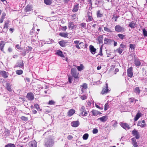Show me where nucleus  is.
I'll return each instance as SVG.
<instances>
[{
  "label": "nucleus",
  "instance_id": "052dcab7",
  "mask_svg": "<svg viewBox=\"0 0 147 147\" xmlns=\"http://www.w3.org/2000/svg\"><path fill=\"white\" fill-rule=\"evenodd\" d=\"M67 138L68 140H71L73 138V137L71 135H69L67 137Z\"/></svg>",
  "mask_w": 147,
  "mask_h": 147
},
{
  "label": "nucleus",
  "instance_id": "c756f323",
  "mask_svg": "<svg viewBox=\"0 0 147 147\" xmlns=\"http://www.w3.org/2000/svg\"><path fill=\"white\" fill-rule=\"evenodd\" d=\"M68 34L67 33L61 32L59 34V35L62 37H67Z\"/></svg>",
  "mask_w": 147,
  "mask_h": 147
},
{
  "label": "nucleus",
  "instance_id": "09e8293b",
  "mask_svg": "<svg viewBox=\"0 0 147 147\" xmlns=\"http://www.w3.org/2000/svg\"><path fill=\"white\" fill-rule=\"evenodd\" d=\"M92 132L94 134H97L98 132V130L96 128H94Z\"/></svg>",
  "mask_w": 147,
  "mask_h": 147
},
{
  "label": "nucleus",
  "instance_id": "c9c22d12",
  "mask_svg": "<svg viewBox=\"0 0 147 147\" xmlns=\"http://www.w3.org/2000/svg\"><path fill=\"white\" fill-rule=\"evenodd\" d=\"M5 147H15L13 144H9L6 145Z\"/></svg>",
  "mask_w": 147,
  "mask_h": 147
},
{
  "label": "nucleus",
  "instance_id": "5fc2aeb1",
  "mask_svg": "<svg viewBox=\"0 0 147 147\" xmlns=\"http://www.w3.org/2000/svg\"><path fill=\"white\" fill-rule=\"evenodd\" d=\"M104 30L108 32H110V30L107 27H105L104 28Z\"/></svg>",
  "mask_w": 147,
  "mask_h": 147
},
{
  "label": "nucleus",
  "instance_id": "7c9ffc66",
  "mask_svg": "<svg viewBox=\"0 0 147 147\" xmlns=\"http://www.w3.org/2000/svg\"><path fill=\"white\" fill-rule=\"evenodd\" d=\"M24 65V63L22 61H21L19 62H18L16 64V66L18 67H22Z\"/></svg>",
  "mask_w": 147,
  "mask_h": 147
},
{
  "label": "nucleus",
  "instance_id": "e433bc0d",
  "mask_svg": "<svg viewBox=\"0 0 147 147\" xmlns=\"http://www.w3.org/2000/svg\"><path fill=\"white\" fill-rule=\"evenodd\" d=\"M103 16V14L100 11H98L97 12V16L98 17H101Z\"/></svg>",
  "mask_w": 147,
  "mask_h": 147
},
{
  "label": "nucleus",
  "instance_id": "72a5a7b5",
  "mask_svg": "<svg viewBox=\"0 0 147 147\" xmlns=\"http://www.w3.org/2000/svg\"><path fill=\"white\" fill-rule=\"evenodd\" d=\"M135 24L133 22H131L129 24V26L131 28H134L135 27Z\"/></svg>",
  "mask_w": 147,
  "mask_h": 147
},
{
  "label": "nucleus",
  "instance_id": "6e6d98bb",
  "mask_svg": "<svg viewBox=\"0 0 147 147\" xmlns=\"http://www.w3.org/2000/svg\"><path fill=\"white\" fill-rule=\"evenodd\" d=\"M55 102L52 100H51L49 101V104L50 105H53L54 104Z\"/></svg>",
  "mask_w": 147,
  "mask_h": 147
},
{
  "label": "nucleus",
  "instance_id": "bb28decb",
  "mask_svg": "<svg viewBox=\"0 0 147 147\" xmlns=\"http://www.w3.org/2000/svg\"><path fill=\"white\" fill-rule=\"evenodd\" d=\"M68 26L69 28H71V29H74L75 28V26L73 24V23L71 22H70L68 23Z\"/></svg>",
  "mask_w": 147,
  "mask_h": 147
},
{
  "label": "nucleus",
  "instance_id": "dca6fc26",
  "mask_svg": "<svg viewBox=\"0 0 147 147\" xmlns=\"http://www.w3.org/2000/svg\"><path fill=\"white\" fill-rule=\"evenodd\" d=\"M131 140H132V144L134 147H138V145L136 140L135 138H132Z\"/></svg>",
  "mask_w": 147,
  "mask_h": 147
},
{
  "label": "nucleus",
  "instance_id": "338daca9",
  "mask_svg": "<svg viewBox=\"0 0 147 147\" xmlns=\"http://www.w3.org/2000/svg\"><path fill=\"white\" fill-rule=\"evenodd\" d=\"M88 18L90 21H92V18L91 16H88Z\"/></svg>",
  "mask_w": 147,
  "mask_h": 147
},
{
  "label": "nucleus",
  "instance_id": "4d7b16f0",
  "mask_svg": "<svg viewBox=\"0 0 147 147\" xmlns=\"http://www.w3.org/2000/svg\"><path fill=\"white\" fill-rule=\"evenodd\" d=\"M81 27L83 28H85L86 24L85 23H82L81 24Z\"/></svg>",
  "mask_w": 147,
  "mask_h": 147
},
{
  "label": "nucleus",
  "instance_id": "7ed1b4c3",
  "mask_svg": "<svg viewBox=\"0 0 147 147\" xmlns=\"http://www.w3.org/2000/svg\"><path fill=\"white\" fill-rule=\"evenodd\" d=\"M74 42L75 44V47L78 49H80L81 47L83 48L84 46L83 42L80 40H75Z\"/></svg>",
  "mask_w": 147,
  "mask_h": 147
},
{
  "label": "nucleus",
  "instance_id": "69168bd1",
  "mask_svg": "<svg viewBox=\"0 0 147 147\" xmlns=\"http://www.w3.org/2000/svg\"><path fill=\"white\" fill-rule=\"evenodd\" d=\"M16 47L18 49H21V48L20 47V45H16Z\"/></svg>",
  "mask_w": 147,
  "mask_h": 147
},
{
  "label": "nucleus",
  "instance_id": "de8ad7c7",
  "mask_svg": "<svg viewBox=\"0 0 147 147\" xmlns=\"http://www.w3.org/2000/svg\"><path fill=\"white\" fill-rule=\"evenodd\" d=\"M117 36L120 38L121 39H123L125 36L124 35L122 34H118Z\"/></svg>",
  "mask_w": 147,
  "mask_h": 147
},
{
  "label": "nucleus",
  "instance_id": "2f4dec72",
  "mask_svg": "<svg viewBox=\"0 0 147 147\" xmlns=\"http://www.w3.org/2000/svg\"><path fill=\"white\" fill-rule=\"evenodd\" d=\"M80 97L82 100H84L86 99L87 97V95L86 94L84 95L80 96Z\"/></svg>",
  "mask_w": 147,
  "mask_h": 147
},
{
  "label": "nucleus",
  "instance_id": "6e6552de",
  "mask_svg": "<svg viewBox=\"0 0 147 147\" xmlns=\"http://www.w3.org/2000/svg\"><path fill=\"white\" fill-rule=\"evenodd\" d=\"M120 125L123 128L125 129H130L129 125L126 123L121 122Z\"/></svg>",
  "mask_w": 147,
  "mask_h": 147
},
{
  "label": "nucleus",
  "instance_id": "9d476101",
  "mask_svg": "<svg viewBox=\"0 0 147 147\" xmlns=\"http://www.w3.org/2000/svg\"><path fill=\"white\" fill-rule=\"evenodd\" d=\"M72 126L74 127H77L79 125V122L78 121H72L71 123Z\"/></svg>",
  "mask_w": 147,
  "mask_h": 147
},
{
  "label": "nucleus",
  "instance_id": "0e129e2a",
  "mask_svg": "<svg viewBox=\"0 0 147 147\" xmlns=\"http://www.w3.org/2000/svg\"><path fill=\"white\" fill-rule=\"evenodd\" d=\"M70 0H63V2L64 3H67Z\"/></svg>",
  "mask_w": 147,
  "mask_h": 147
},
{
  "label": "nucleus",
  "instance_id": "ddd939ff",
  "mask_svg": "<svg viewBox=\"0 0 147 147\" xmlns=\"http://www.w3.org/2000/svg\"><path fill=\"white\" fill-rule=\"evenodd\" d=\"M0 74L2 75V77L5 78L8 77V74L5 71L0 70Z\"/></svg>",
  "mask_w": 147,
  "mask_h": 147
},
{
  "label": "nucleus",
  "instance_id": "f3484780",
  "mask_svg": "<svg viewBox=\"0 0 147 147\" xmlns=\"http://www.w3.org/2000/svg\"><path fill=\"white\" fill-rule=\"evenodd\" d=\"M115 30L117 32H120L123 30V28L119 25H117L115 27Z\"/></svg>",
  "mask_w": 147,
  "mask_h": 147
},
{
  "label": "nucleus",
  "instance_id": "79ce46f5",
  "mask_svg": "<svg viewBox=\"0 0 147 147\" xmlns=\"http://www.w3.org/2000/svg\"><path fill=\"white\" fill-rule=\"evenodd\" d=\"M34 107L35 108H36V109H37V110L38 111H41V109L39 107V105H38V104H35L34 105Z\"/></svg>",
  "mask_w": 147,
  "mask_h": 147
},
{
  "label": "nucleus",
  "instance_id": "6ab92c4d",
  "mask_svg": "<svg viewBox=\"0 0 147 147\" xmlns=\"http://www.w3.org/2000/svg\"><path fill=\"white\" fill-rule=\"evenodd\" d=\"M107 116H105L99 118L98 119L100 120L102 122H105L107 120Z\"/></svg>",
  "mask_w": 147,
  "mask_h": 147
},
{
  "label": "nucleus",
  "instance_id": "bf43d9fd",
  "mask_svg": "<svg viewBox=\"0 0 147 147\" xmlns=\"http://www.w3.org/2000/svg\"><path fill=\"white\" fill-rule=\"evenodd\" d=\"M143 33L144 36H147V31L145 30L144 29L143 30Z\"/></svg>",
  "mask_w": 147,
  "mask_h": 147
},
{
  "label": "nucleus",
  "instance_id": "49530a36",
  "mask_svg": "<svg viewBox=\"0 0 147 147\" xmlns=\"http://www.w3.org/2000/svg\"><path fill=\"white\" fill-rule=\"evenodd\" d=\"M112 122L113 123V126L114 127H116L117 123V122L115 121H113Z\"/></svg>",
  "mask_w": 147,
  "mask_h": 147
},
{
  "label": "nucleus",
  "instance_id": "a878e982",
  "mask_svg": "<svg viewBox=\"0 0 147 147\" xmlns=\"http://www.w3.org/2000/svg\"><path fill=\"white\" fill-rule=\"evenodd\" d=\"M79 71H81L84 69V66L82 64H81L79 66L75 65Z\"/></svg>",
  "mask_w": 147,
  "mask_h": 147
},
{
  "label": "nucleus",
  "instance_id": "1a4fd4ad",
  "mask_svg": "<svg viewBox=\"0 0 147 147\" xmlns=\"http://www.w3.org/2000/svg\"><path fill=\"white\" fill-rule=\"evenodd\" d=\"M132 134L134 136H135L136 139H138L140 137L139 133L137 131L134 130L132 131Z\"/></svg>",
  "mask_w": 147,
  "mask_h": 147
},
{
  "label": "nucleus",
  "instance_id": "a18cd8bd",
  "mask_svg": "<svg viewBox=\"0 0 147 147\" xmlns=\"http://www.w3.org/2000/svg\"><path fill=\"white\" fill-rule=\"evenodd\" d=\"M109 105L108 103H106L105 105L104 110L105 111L107 110L109 108Z\"/></svg>",
  "mask_w": 147,
  "mask_h": 147
},
{
  "label": "nucleus",
  "instance_id": "58836bf2",
  "mask_svg": "<svg viewBox=\"0 0 147 147\" xmlns=\"http://www.w3.org/2000/svg\"><path fill=\"white\" fill-rule=\"evenodd\" d=\"M102 45L100 47V50L99 53L98 54V55H100V56H102L103 55V54L102 53Z\"/></svg>",
  "mask_w": 147,
  "mask_h": 147
},
{
  "label": "nucleus",
  "instance_id": "4c0bfd02",
  "mask_svg": "<svg viewBox=\"0 0 147 147\" xmlns=\"http://www.w3.org/2000/svg\"><path fill=\"white\" fill-rule=\"evenodd\" d=\"M16 73L17 74L20 75L22 74L23 71L22 70H17L16 71Z\"/></svg>",
  "mask_w": 147,
  "mask_h": 147
},
{
  "label": "nucleus",
  "instance_id": "473e14b6",
  "mask_svg": "<svg viewBox=\"0 0 147 147\" xmlns=\"http://www.w3.org/2000/svg\"><path fill=\"white\" fill-rule=\"evenodd\" d=\"M134 92L136 93V94H139L140 91L138 87H136L134 88Z\"/></svg>",
  "mask_w": 147,
  "mask_h": 147
},
{
  "label": "nucleus",
  "instance_id": "393cba45",
  "mask_svg": "<svg viewBox=\"0 0 147 147\" xmlns=\"http://www.w3.org/2000/svg\"><path fill=\"white\" fill-rule=\"evenodd\" d=\"M44 3L46 5H50L52 3V0H44Z\"/></svg>",
  "mask_w": 147,
  "mask_h": 147
},
{
  "label": "nucleus",
  "instance_id": "9b49d317",
  "mask_svg": "<svg viewBox=\"0 0 147 147\" xmlns=\"http://www.w3.org/2000/svg\"><path fill=\"white\" fill-rule=\"evenodd\" d=\"M91 113L92 114V116H97L99 114H102L100 112L95 110H92Z\"/></svg>",
  "mask_w": 147,
  "mask_h": 147
},
{
  "label": "nucleus",
  "instance_id": "864d4df0",
  "mask_svg": "<svg viewBox=\"0 0 147 147\" xmlns=\"http://www.w3.org/2000/svg\"><path fill=\"white\" fill-rule=\"evenodd\" d=\"M78 4L77 3H76L74 6V7L73 9H78Z\"/></svg>",
  "mask_w": 147,
  "mask_h": 147
},
{
  "label": "nucleus",
  "instance_id": "3c124183",
  "mask_svg": "<svg viewBox=\"0 0 147 147\" xmlns=\"http://www.w3.org/2000/svg\"><path fill=\"white\" fill-rule=\"evenodd\" d=\"M67 29V27L66 26H65L62 27H61V28L60 29L61 30H62L63 31H65V30H66Z\"/></svg>",
  "mask_w": 147,
  "mask_h": 147
},
{
  "label": "nucleus",
  "instance_id": "2eb2a0df",
  "mask_svg": "<svg viewBox=\"0 0 147 147\" xmlns=\"http://www.w3.org/2000/svg\"><path fill=\"white\" fill-rule=\"evenodd\" d=\"M89 47L91 53L93 54H95L96 51V49L92 45H90Z\"/></svg>",
  "mask_w": 147,
  "mask_h": 147
},
{
  "label": "nucleus",
  "instance_id": "5701e85b",
  "mask_svg": "<svg viewBox=\"0 0 147 147\" xmlns=\"http://www.w3.org/2000/svg\"><path fill=\"white\" fill-rule=\"evenodd\" d=\"M5 44V42L3 41H1L0 42V49L1 51H3Z\"/></svg>",
  "mask_w": 147,
  "mask_h": 147
},
{
  "label": "nucleus",
  "instance_id": "412c9836",
  "mask_svg": "<svg viewBox=\"0 0 147 147\" xmlns=\"http://www.w3.org/2000/svg\"><path fill=\"white\" fill-rule=\"evenodd\" d=\"M134 63L135 65L138 66H140L141 65V63L138 59H135Z\"/></svg>",
  "mask_w": 147,
  "mask_h": 147
},
{
  "label": "nucleus",
  "instance_id": "774afa93",
  "mask_svg": "<svg viewBox=\"0 0 147 147\" xmlns=\"http://www.w3.org/2000/svg\"><path fill=\"white\" fill-rule=\"evenodd\" d=\"M88 2L89 3L90 5H91L92 4V1L91 0H87Z\"/></svg>",
  "mask_w": 147,
  "mask_h": 147
},
{
  "label": "nucleus",
  "instance_id": "b1692460",
  "mask_svg": "<svg viewBox=\"0 0 147 147\" xmlns=\"http://www.w3.org/2000/svg\"><path fill=\"white\" fill-rule=\"evenodd\" d=\"M36 142L35 141H33L29 143L30 145L32 146V147H36Z\"/></svg>",
  "mask_w": 147,
  "mask_h": 147
},
{
  "label": "nucleus",
  "instance_id": "a211bd4d",
  "mask_svg": "<svg viewBox=\"0 0 147 147\" xmlns=\"http://www.w3.org/2000/svg\"><path fill=\"white\" fill-rule=\"evenodd\" d=\"M75 111L74 109H70L67 113V115L69 117L72 116L75 113Z\"/></svg>",
  "mask_w": 147,
  "mask_h": 147
},
{
  "label": "nucleus",
  "instance_id": "8fccbe9b",
  "mask_svg": "<svg viewBox=\"0 0 147 147\" xmlns=\"http://www.w3.org/2000/svg\"><path fill=\"white\" fill-rule=\"evenodd\" d=\"M7 89L9 91H11V86L9 85H7Z\"/></svg>",
  "mask_w": 147,
  "mask_h": 147
},
{
  "label": "nucleus",
  "instance_id": "4468645a",
  "mask_svg": "<svg viewBox=\"0 0 147 147\" xmlns=\"http://www.w3.org/2000/svg\"><path fill=\"white\" fill-rule=\"evenodd\" d=\"M112 41V40L110 38H105L104 39V44H110Z\"/></svg>",
  "mask_w": 147,
  "mask_h": 147
},
{
  "label": "nucleus",
  "instance_id": "a19ab883",
  "mask_svg": "<svg viewBox=\"0 0 147 147\" xmlns=\"http://www.w3.org/2000/svg\"><path fill=\"white\" fill-rule=\"evenodd\" d=\"M68 81L70 83H72L73 81V77H72L69 76H68Z\"/></svg>",
  "mask_w": 147,
  "mask_h": 147
},
{
  "label": "nucleus",
  "instance_id": "13d9d810",
  "mask_svg": "<svg viewBox=\"0 0 147 147\" xmlns=\"http://www.w3.org/2000/svg\"><path fill=\"white\" fill-rule=\"evenodd\" d=\"M129 47L130 49H131V50L133 49H134V45L133 44H130L129 45Z\"/></svg>",
  "mask_w": 147,
  "mask_h": 147
},
{
  "label": "nucleus",
  "instance_id": "423d86ee",
  "mask_svg": "<svg viewBox=\"0 0 147 147\" xmlns=\"http://www.w3.org/2000/svg\"><path fill=\"white\" fill-rule=\"evenodd\" d=\"M108 85L107 83L106 82V86L105 88H104L102 89L101 92V94H107L109 91V90L108 89Z\"/></svg>",
  "mask_w": 147,
  "mask_h": 147
},
{
  "label": "nucleus",
  "instance_id": "aec40b11",
  "mask_svg": "<svg viewBox=\"0 0 147 147\" xmlns=\"http://www.w3.org/2000/svg\"><path fill=\"white\" fill-rule=\"evenodd\" d=\"M80 88L81 89V90L82 92H84V90L87 88V84L86 83L83 84L81 86Z\"/></svg>",
  "mask_w": 147,
  "mask_h": 147
},
{
  "label": "nucleus",
  "instance_id": "20e7f679",
  "mask_svg": "<svg viewBox=\"0 0 147 147\" xmlns=\"http://www.w3.org/2000/svg\"><path fill=\"white\" fill-rule=\"evenodd\" d=\"M54 144L52 140H49L45 143V146L46 147H52Z\"/></svg>",
  "mask_w": 147,
  "mask_h": 147
},
{
  "label": "nucleus",
  "instance_id": "e2e57ef3",
  "mask_svg": "<svg viewBox=\"0 0 147 147\" xmlns=\"http://www.w3.org/2000/svg\"><path fill=\"white\" fill-rule=\"evenodd\" d=\"M95 106L96 107H97V108H98L99 109H101V110H102L103 109V108L102 107H99L98 105H95Z\"/></svg>",
  "mask_w": 147,
  "mask_h": 147
},
{
  "label": "nucleus",
  "instance_id": "cd10ccee",
  "mask_svg": "<svg viewBox=\"0 0 147 147\" xmlns=\"http://www.w3.org/2000/svg\"><path fill=\"white\" fill-rule=\"evenodd\" d=\"M141 116V114L140 113H138L134 118L135 121H137L139 118Z\"/></svg>",
  "mask_w": 147,
  "mask_h": 147
},
{
  "label": "nucleus",
  "instance_id": "37998d69",
  "mask_svg": "<svg viewBox=\"0 0 147 147\" xmlns=\"http://www.w3.org/2000/svg\"><path fill=\"white\" fill-rule=\"evenodd\" d=\"M32 48L31 47H28L26 48V51H27V53H28L29 51H31L32 50Z\"/></svg>",
  "mask_w": 147,
  "mask_h": 147
},
{
  "label": "nucleus",
  "instance_id": "ea45409f",
  "mask_svg": "<svg viewBox=\"0 0 147 147\" xmlns=\"http://www.w3.org/2000/svg\"><path fill=\"white\" fill-rule=\"evenodd\" d=\"M5 25L4 27V28L5 29L6 28L7 29L8 26V24L9 23V22L7 21V22H5Z\"/></svg>",
  "mask_w": 147,
  "mask_h": 147
},
{
  "label": "nucleus",
  "instance_id": "c03bdc74",
  "mask_svg": "<svg viewBox=\"0 0 147 147\" xmlns=\"http://www.w3.org/2000/svg\"><path fill=\"white\" fill-rule=\"evenodd\" d=\"M116 51H117L119 53V54H120L123 51L122 49H121L120 48L117 49Z\"/></svg>",
  "mask_w": 147,
  "mask_h": 147
},
{
  "label": "nucleus",
  "instance_id": "39448f33",
  "mask_svg": "<svg viewBox=\"0 0 147 147\" xmlns=\"http://www.w3.org/2000/svg\"><path fill=\"white\" fill-rule=\"evenodd\" d=\"M137 125L141 127H144L146 125L145 123V121L144 120H143L142 121H139Z\"/></svg>",
  "mask_w": 147,
  "mask_h": 147
},
{
  "label": "nucleus",
  "instance_id": "f03ea898",
  "mask_svg": "<svg viewBox=\"0 0 147 147\" xmlns=\"http://www.w3.org/2000/svg\"><path fill=\"white\" fill-rule=\"evenodd\" d=\"M80 111V115L82 116H86L88 114L86 111L85 107L84 106H82L81 107Z\"/></svg>",
  "mask_w": 147,
  "mask_h": 147
},
{
  "label": "nucleus",
  "instance_id": "603ef678",
  "mask_svg": "<svg viewBox=\"0 0 147 147\" xmlns=\"http://www.w3.org/2000/svg\"><path fill=\"white\" fill-rule=\"evenodd\" d=\"M21 119L23 121H26L28 120L27 117L22 116L21 117Z\"/></svg>",
  "mask_w": 147,
  "mask_h": 147
},
{
  "label": "nucleus",
  "instance_id": "4be33fe9",
  "mask_svg": "<svg viewBox=\"0 0 147 147\" xmlns=\"http://www.w3.org/2000/svg\"><path fill=\"white\" fill-rule=\"evenodd\" d=\"M66 42L64 40L61 41L59 42L60 45L63 47H65L66 46Z\"/></svg>",
  "mask_w": 147,
  "mask_h": 147
},
{
  "label": "nucleus",
  "instance_id": "0eeeda50",
  "mask_svg": "<svg viewBox=\"0 0 147 147\" xmlns=\"http://www.w3.org/2000/svg\"><path fill=\"white\" fill-rule=\"evenodd\" d=\"M132 69V67H131L129 68L127 70V76L130 78H131L133 75Z\"/></svg>",
  "mask_w": 147,
  "mask_h": 147
},
{
  "label": "nucleus",
  "instance_id": "f257e3e1",
  "mask_svg": "<svg viewBox=\"0 0 147 147\" xmlns=\"http://www.w3.org/2000/svg\"><path fill=\"white\" fill-rule=\"evenodd\" d=\"M71 74L72 76L74 78V84L76 83L75 81H77L78 80V79H78L79 77L78 75L79 73L78 72H77L76 68H73L71 69Z\"/></svg>",
  "mask_w": 147,
  "mask_h": 147
},
{
  "label": "nucleus",
  "instance_id": "680f3d73",
  "mask_svg": "<svg viewBox=\"0 0 147 147\" xmlns=\"http://www.w3.org/2000/svg\"><path fill=\"white\" fill-rule=\"evenodd\" d=\"M5 16L6 14L5 13H2L1 17V18L4 19Z\"/></svg>",
  "mask_w": 147,
  "mask_h": 147
},
{
  "label": "nucleus",
  "instance_id": "f704fd0d",
  "mask_svg": "<svg viewBox=\"0 0 147 147\" xmlns=\"http://www.w3.org/2000/svg\"><path fill=\"white\" fill-rule=\"evenodd\" d=\"M88 134L87 133L84 134L83 136V138L84 140H86L88 139Z\"/></svg>",
  "mask_w": 147,
  "mask_h": 147
},
{
  "label": "nucleus",
  "instance_id": "f8f14e48",
  "mask_svg": "<svg viewBox=\"0 0 147 147\" xmlns=\"http://www.w3.org/2000/svg\"><path fill=\"white\" fill-rule=\"evenodd\" d=\"M27 97L28 99L30 100H32L34 98V96L32 93H28L27 95Z\"/></svg>",
  "mask_w": 147,
  "mask_h": 147
},
{
  "label": "nucleus",
  "instance_id": "c85d7f7f",
  "mask_svg": "<svg viewBox=\"0 0 147 147\" xmlns=\"http://www.w3.org/2000/svg\"><path fill=\"white\" fill-rule=\"evenodd\" d=\"M56 54L57 55L59 56H60L61 57H64V56L62 52L61 51H57L56 53Z\"/></svg>",
  "mask_w": 147,
  "mask_h": 147
}]
</instances>
